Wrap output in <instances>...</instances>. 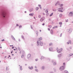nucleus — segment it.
Segmentation results:
<instances>
[{"label":"nucleus","mask_w":73,"mask_h":73,"mask_svg":"<svg viewBox=\"0 0 73 73\" xmlns=\"http://www.w3.org/2000/svg\"><path fill=\"white\" fill-rule=\"evenodd\" d=\"M65 65V63H64L63 64V65Z\"/></svg>","instance_id":"34"},{"label":"nucleus","mask_w":73,"mask_h":73,"mask_svg":"<svg viewBox=\"0 0 73 73\" xmlns=\"http://www.w3.org/2000/svg\"><path fill=\"white\" fill-rule=\"evenodd\" d=\"M42 25H45V23H44L43 24H42Z\"/></svg>","instance_id":"47"},{"label":"nucleus","mask_w":73,"mask_h":73,"mask_svg":"<svg viewBox=\"0 0 73 73\" xmlns=\"http://www.w3.org/2000/svg\"><path fill=\"white\" fill-rule=\"evenodd\" d=\"M51 33L53 34V31L52 30H51Z\"/></svg>","instance_id":"19"},{"label":"nucleus","mask_w":73,"mask_h":73,"mask_svg":"<svg viewBox=\"0 0 73 73\" xmlns=\"http://www.w3.org/2000/svg\"><path fill=\"white\" fill-rule=\"evenodd\" d=\"M42 69H44V66L42 67Z\"/></svg>","instance_id":"39"},{"label":"nucleus","mask_w":73,"mask_h":73,"mask_svg":"<svg viewBox=\"0 0 73 73\" xmlns=\"http://www.w3.org/2000/svg\"><path fill=\"white\" fill-rule=\"evenodd\" d=\"M64 69H65V67L63 66H61L60 68V70H64Z\"/></svg>","instance_id":"4"},{"label":"nucleus","mask_w":73,"mask_h":73,"mask_svg":"<svg viewBox=\"0 0 73 73\" xmlns=\"http://www.w3.org/2000/svg\"><path fill=\"white\" fill-rule=\"evenodd\" d=\"M25 53L24 51V50H21L20 52V54L21 53L23 54V53Z\"/></svg>","instance_id":"8"},{"label":"nucleus","mask_w":73,"mask_h":73,"mask_svg":"<svg viewBox=\"0 0 73 73\" xmlns=\"http://www.w3.org/2000/svg\"><path fill=\"white\" fill-rule=\"evenodd\" d=\"M58 4V3H57L55 5H57V4Z\"/></svg>","instance_id":"35"},{"label":"nucleus","mask_w":73,"mask_h":73,"mask_svg":"<svg viewBox=\"0 0 73 73\" xmlns=\"http://www.w3.org/2000/svg\"><path fill=\"white\" fill-rule=\"evenodd\" d=\"M64 73H68V71L66 70L64 71Z\"/></svg>","instance_id":"16"},{"label":"nucleus","mask_w":73,"mask_h":73,"mask_svg":"<svg viewBox=\"0 0 73 73\" xmlns=\"http://www.w3.org/2000/svg\"><path fill=\"white\" fill-rule=\"evenodd\" d=\"M38 6L40 8V9L41 8V5H39Z\"/></svg>","instance_id":"30"},{"label":"nucleus","mask_w":73,"mask_h":73,"mask_svg":"<svg viewBox=\"0 0 73 73\" xmlns=\"http://www.w3.org/2000/svg\"><path fill=\"white\" fill-rule=\"evenodd\" d=\"M34 19H36V18H35V17H34Z\"/></svg>","instance_id":"63"},{"label":"nucleus","mask_w":73,"mask_h":73,"mask_svg":"<svg viewBox=\"0 0 73 73\" xmlns=\"http://www.w3.org/2000/svg\"><path fill=\"white\" fill-rule=\"evenodd\" d=\"M44 57L43 56H41V59H44Z\"/></svg>","instance_id":"17"},{"label":"nucleus","mask_w":73,"mask_h":73,"mask_svg":"<svg viewBox=\"0 0 73 73\" xmlns=\"http://www.w3.org/2000/svg\"><path fill=\"white\" fill-rule=\"evenodd\" d=\"M13 38L14 40H15V38Z\"/></svg>","instance_id":"42"},{"label":"nucleus","mask_w":73,"mask_h":73,"mask_svg":"<svg viewBox=\"0 0 73 73\" xmlns=\"http://www.w3.org/2000/svg\"><path fill=\"white\" fill-rule=\"evenodd\" d=\"M53 64L54 65H56V62H55Z\"/></svg>","instance_id":"29"},{"label":"nucleus","mask_w":73,"mask_h":73,"mask_svg":"<svg viewBox=\"0 0 73 73\" xmlns=\"http://www.w3.org/2000/svg\"><path fill=\"white\" fill-rule=\"evenodd\" d=\"M22 38H24V36H22Z\"/></svg>","instance_id":"45"},{"label":"nucleus","mask_w":73,"mask_h":73,"mask_svg":"<svg viewBox=\"0 0 73 73\" xmlns=\"http://www.w3.org/2000/svg\"><path fill=\"white\" fill-rule=\"evenodd\" d=\"M25 13H27V11H25Z\"/></svg>","instance_id":"60"},{"label":"nucleus","mask_w":73,"mask_h":73,"mask_svg":"<svg viewBox=\"0 0 73 73\" xmlns=\"http://www.w3.org/2000/svg\"><path fill=\"white\" fill-rule=\"evenodd\" d=\"M56 50H58V48H56Z\"/></svg>","instance_id":"37"},{"label":"nucleus","mask_w":73,"mask_h":73,"mask_svg":"<svg viewBox=\"0 0 73 73\" xmlns=\"http://www.w3.org/2000/svg\"><path fill=\"white\" fill-rule=\"evenodd\" d=\"M52 15H53V13H52V14L50 15V16H52Z\"/></svg>","instance_id":"32"},{"label":"nucleus","mask_w":73,"mask_h":73,"mask_svg":"<svg viewBox=\"0 0 73 73\" xmlns=\"http://www.w3.org/2000/svg\"><path fill=\"white\" fill-rule=\"evenodd\" d=\"M50 28H51L52 27V26L51 25H49L48 26Z\"/></svg>","instance_id":"33"},{"label":"nucleus","mask_w":73,"mask_h":73,"mask_svg":"<svg viewBox=\"0 0 73 73\" xmlns=\"http://www.w3.org/2000/svg\"><path fill=\"white\" fill-rule=\"evenodd\" d=\"M31 57V55L30 54H29L27 55V58H29Z\"/></svg>","instance_id":"9"},{"label":"nucleus","mask_w":73,"mask_h":73,"mask_svg":"<svg viewBox=\"0 0 73 73\" xmlns=\"http://www.w3.org/2000/svg\"><path fill=\"white\" fill-rule=\"evenodd\" d=\"M59 24L60 25H62V23H61V22H59Z\"/></svg>","instance_id":"24"},{"label":"nucleus","mask_w":73,"mask_h":73,"mask_svg":"<svg viewBox=\"0 0 73 73\" xmlns=\"http://www.w3.org/2000/svg\"><path fill=\"white\" fill-rule=\"evenodd\" d=\"M61 56H62V55H61V54H60L58 55V57H61Z\"/></svg>","instance_id":"13"},{"label":"nucleus","mask_w":73,"mask_h":73,"mask_svg":"<svg viewBox=\"0 0 73 73\" xmlns=\"http://www.w3.org/2000/svg\"><path fill=\"white\" fill-rule=\"evenodd\" d=\"M13 52V51H11V54Z\"/></svg>","instance_id":"54"},{"label":"nucleus","mask_w":73,"mask_h":73,"mask_svg":"<svg viewBox=\"0 0 73 73\" xmlns=\"http://www.w3.org/2000/svg\"><path fill=\"white\" fill-rule=\"evenodd\" d=\"M13 46V45H11H11H10V46Z\"/></svg>","instance_id":"58"},{"label":"nucleus","mask_w":73,"mask_h":73,"mask_svg":"<svg viewBox=\"0 0 73 73\" xmlns=\"http://www.w3.org/2000/svg\"><path fill=\"white\" fill-rule=\"evenodd\" d=\"M49 21H50V20H51V19H49Z\"/></svg>","instance_id":"50"},{"label":"nucleus","mask_w":73,"mask_h":73,"mask_svg":"<svg viewBox=\"0 0 73 73\" xmlns=\"http://www.w3.org/2000/svg\"><path fill=\"white\" fill-rule=\"evenodd\" d=\"M40 32H41V30H40Z\"/></svg>","instance_id":"57"},{"label":"nucleus","mask_w":73,"mask_h":73,"mask_svg":"<svg viewBox=\"0 0 73 73\" xmlns=\"http://www.w3.org/2000/svg\"><path fill=\"white\" fill-rule=\"evenodd\" d=\"M8 67H7V68H6V70H8Z\"/></svg>","instance_id":"46"},{"label":"nucleus","mask_w":73,"mask_h":73,"mask_svg":"<svg viewBox=\"0 0 73 73\" xmlns=\"http://www.w3.org/2000/svg\"><path fill=\"white\" fill-rule=\"evenodd\" d=\"M62 50V49L60 48V49L57 50L58 53H60V52Z\"/></svg>","instance_id":"6"},{"label":"nucleus","mask_w":73,"mask_h":73,"mask_svg":"<svg viewBox=\"0 0 73 73\" xmlns=\"http://www.w3.org/2000/svg\"><path fill=\"white\" fill-rule=\"evenodd\" d=\"M54 28H55V27H53L52 28V29H54Z\"/></svg>","instance_id":"53"},{"label":"nucleus","mask_w":73,"mask_h":73,"mask_svg":"<svg viewBox=\"0 0 73 73\" xmlns=\"http://www.w3.org/2000/svg\"><path fill=\"white\" fill-rule=\"evenodd\" d=\"M36 61H38V59H36Z\"/></svg>","instance_id":"40"},{"label":"nucleus","mask_w":73,"mask_h":73,"mask_svg":"<svg viewBox=\"0 0 73 73\" xmlns=\"http://www.w3.org/2000/svg\"><path fill=\"white\" fill-rule=\"evenodd\" d=\"M46 13H48V10H46Z\"/></svg>","instance_id":"31"},{"label":"nucleus","mask_w":73,"mask_h":73,"mask_svg":"<svg viewBox=\"0 0 73 73\" xmlns=\"http://www.w3.org/2000/svg\"><path fill=\"white\" fill-rule=\"evenodd\" d=\"M13 48H14V47H13L12 48L13 49Z\"/></svg>","instance_id":"59"},{"label":"nucleus","mask_w":73,"mask_h":73,"mask_svg":"<svg viewBox=\"0 0 73 73\" xmlns=\"http://www.w3.org/2000/svg\"><path fill=\"white\" fill-rule=\"evenodd\" d=\"M9 57H10V55H9Z\"/></svg>","instance_id":"64"},{"label":"nucleus","mask_w":73,"mask_h":73,"mask_svg":"<svg viewBox=\"0 0 73 73\" xmlns=\"http://www.w3.org/2000/svg\"><path fill=\"white\" fill-rule=\"evenodd\" d=\"M0 48H2V47H1Z\"/></svg>","instance_id":"62"},{"label":"nucleus","mask_w":73,"mask_h":73,"mask_svg":"<svg viewBox=\"0 0 73 73\" xmlns=\"http://www.w3.org/2000/svg\"><path fill=\"white\" fill-rule=\"evenodd\" d=\"M22 66H20V69L21 70H23V69L22 68Z\"/></svg>","instance_id":"18"},{"label":"nucleus","mask_w":73,"mask_h":73,"mask_svg":"<svg viewBox=\"0 0 73 73\" xmlns=\"http://www.w3.org/2000/svg\"><path fill=\"white\" fill-rule=\"evenodd\" d=\"M29 68L30 69H33V67L32 66H30V67H29Z\"/></svg>","instance_id":"10"},{"label":"nucleus","mask_w":73,"mask_h":73,"mask_svg":"<svg viewBox=\"0 0 73 73\" xmlns=\"http://www.w3.org/2000/svg\"><path fill=\"white\" fill-rule=\"evenodd\" d=\"M16 26H19V25L18 24H17Z\"/></svg>","instance_id":"49"},{"label":"nucleus","mask_w":73,"mask_h":73,"mask_svg":"<svg viewBox=\"0 0 73 73\" xmlns=\"http://www.w3.org/2000/svg\"><path fill=\"white\" fill-rule=\"evenodd\" d=\"M67 44H69V42H67Z\"/></svg>","instance_id":"56"},{"label":"nucleus","mask_w":73,"mask_h":73,"mask_svg":"<svg viewBox=\"0 0 73 73\" xmlns=\"http://www.w3.org/2000/svg\"><path fill=\"white\" fill-rule=\"evenodd\" d=\"M69 16H73V12L71 11L70 12L69 14Z\"/></svg>","instance_id":"3"},{"label":"nucleus","mask_w":73,"mask_h":73,"mask_svg":"<svg viewBox=\"0 0 73 73\" xmlns=\"http://www.w3.org/2000/svg\"><path fill=\"white\" fill-rule=\"evenodd\" d=\"M12 56H14V54H12Z\"/></svg>","instance_id":"61"},{"label":"nucleus","mask_w":73,"mask_h":73,"mask_svg":"<svg viewBox=\"0 0 73 73\" xmlns=\"http://www.w3.org/2000/svg\"><path fill=\"white\" fill-rule=\"evenodd\" d=\"M53 45V43H50V44H49V45L50 46Z\"/></svg>","instance_id":"15"},{"label":"nucleus","mask_w":73,"mask_h":73,"mask_svg":"<svg viewBox=\"0 0 73 73\" xmlns=\"http://www.w3.org/2000/svg\"><path fill=\"white\" fill-rule=\"evenodd\" d=\"M63 6V4H61L60 5H59V6L60 7H62Z\"/></svg>","instance_id":"14"},{"label":"nucleus","mask_w":73,"mask_h":73,"mask_svg":"<svg viewBox=\"0 0 73 73\" xmlns=\"http://www.w3.org/2000/svg\"><path fill=\"white\" fill-rule=\"evenodd\" d=\"M72 55H73V54H70V56H72Z\"/></svg>","instance_id":"48"},{"label":"nucleus","mask_w":73,"mask_h":73,"mask_svg":"<svg viewBox=\"0 0 73 73\" xmlns=\"http://www.w3.org/2000/svg\"><path fill=\"white\" fill-rule=\"evenodd\" d=\"M49 50L50 51H52L53 50V48L52 47H51L49 48Z\"/></svg>","instance_id":"11"},{"label":"nucleus","mask_w":73,"mask_h":73,"mask_svg":"<svg viewBox=\"0 0 73 73\" xmlns=\"http://www.w3.org/2000/svg\"><path fill=\"white\" fill-rule=\"evenodd\" d=\"M18 49L19 50H21V49H20V48L19 47H18Z\"/></svg>","instance_id":"20"},{"label":"nucleus","mask_w":73,"mask_h":73,"mask_svg":"<svg viewBox=\"0 0 73 73\" xmlns=\"http://www.w3.org/2000/svg\"><path fill=\"white\" fill-rule=\"evenodd\" d=\"M63 9V8L61 7L60 8H59L58 10V11L59 12H63V11L61 10H62Z\"/></svg>","instance_id":"2"},{"label":"nucleus","mask_w":73,"mask_h":73,"mask_svg":"<svg viewBox=\"0 0 73 73\" xmlns=\"http://www.w3.org/2000/svg\"><path fill=\"white\" fill-rule=\"evenodd\" d=\"M35 68H37V66H35Z\"/></svg>","instance_id":"51"},{"label":"nucleus","mask_w":73,"mask_h":73,"mask_svg":"<svg viewBox=\"0 0 73 73\" xmlns=\"http://www.w3.org/2000/svg\"><path fill=\"white\" fill-rule=\"evenodd\" d=\"M35 71L36 72H38V70L37 69H35Z\"/></svg>","instance_id":"28"},{"label":"nucleus","mask_w":73,"mask_h":73,"mask_svg":"<svg viewBox=\"0 0 73 73\" xmlns=\"http://www.w3.org/2000/svg\"><path fill=\"white\" fill-rule=\"evenodd\" d=\"M5 41V40H4V39L2 40H1L2 41Z\"/></svg>","instance_id":"38"},{"label":"nucleus","mask_w":73,"mask_h":73,"mask_svg":"<svg viewBox=\"0 0 73 73\" xmlns=\"http://www.w3.org/2000/svg\"><path fill=\"white\" fill-rule=\"evenodd\" d=\"M11 37L12 38H14V37H13V36H12V35L11 36Z\"/></svg>","instance_id":"36"},{"label":"nucleus","mask_w":73,"mask_h":73,"mask_svg":"<svg viewBox=\"0 0 73 73\" xmlns=\"http://www.w3.org/2000/svg\"><path fill=\"white\" fill-rule=\"evenodd\" d=\"M2 16H3L4 17H5V16H4V13H3L2 14Z\"/></svg>","instance_id":"23"},{"label":"nucleus","mask_w":73,"mask_h":73,"mask_svg":"<svg viewBox=\"0 0 73 73\" xmlns=\"http://www.w3.org/2000/svg\"><path fill=\"white\" fill-rule=\"evenodd\" d=\"M67 31H68L69 32V33H71V32H72V29L70 28L69 29H68Z\"/></svg>","instance_id":"5"},{"label":"nucleus","mask_w":73,"mask_h":73,"mask_svg":"<svg viewBox=\"0 0 73 73\" xmlns=\"http://www.w3.org/2000/svg\"><path fill=\"white\" fill-rule=\"evenodd\" d=\"M43 45V43L42 42H41L40 40H38L37 41V45L38 46H40V45H41V46H42Z\"/></svg>","instance_id":"1"},{"label":"nucleus","mask_w":73,"mask_h":73,"mask_svg":"<svg viewBox=\"0 0 73 73\" xmlns=\"http://www.w3.org/2000/svg\"><path fill=\"white\" fill-rule=\"evenodd\" d=\"M48 30L49 31H50V29L48 28Z\"/></svg>","instance_id":"52"},{"label":"nucleus","mask_w":73,"mask_h":73,"mask_svg":"<svg viewBox=\"0 0 73 73\" xmlns=\"http://www.w3.org/2000/svg\"><path fill=\"white\" fill-rule=\"evenodd\" d=\"M69 42L70 43V44L71 43V40H70L69 41Z\"/></svg>","instance_id":"43"},{"label":"nucleus","mask_w":73,"mask_h":73,"mask_svg":"<svg viewBox=\"0 0 73 73\" xmlns=\"http://www.w3.org/2000/svg\"><path fill=\"white\" fill-rule=\"evenodd\" d=\"M34 15V14L33 13H31L29 14V16H33V15Z\"/></svg>","instance_id":"12"},{"label":"nucleus","mask_w":73,"mask_h":73,"mask_svg":"<svg viewBox=\"0 0 73 73\" xmlns=\"http://www.w3.org/2000/svg\"><path fill=\"white\" fill-rule=\"evenodd\" d=\"M38 9V7H36V11H37V10Z\"/></svg>","instance_id":"25"},{"label":"nucleus","mask_w":73,"mask_h":73,"mask_svg":"<svg viewBox=\"0 0 73 73\" xmlns=\"http://www.w3.org/2000/svg\"><path fill=\"white\" fill-rule=\"evenodd\" d=\"M68 19H67V20L66 21V22H68Z\"/></svg>","instance_id":"41"},{"label":"nucleus","mask_w":73,"mask_h":73,"mask_svg":"<svg viewBox=\"0 0 73 73\" xmlns=\"http://www.w3.org/2000/svg\"><path fill=\"white\" fill-rule=\"evenodd\" d=\"M31 27L32 29H33V28H32V26H31Z\"/></svg>","instance_id":"55"},{"label":"nucleus","mask_w":73,"mask_h":73,"mask_svg":"<svg viewBox=\"0 0 73 73\" xmlns=\"http://www.w3.org/2000/svg\"><path fill=\"white\" fill-rule=\"evenodd\" d=\"M21 27H22V26H21V25H20L19 26V28H21Z\"/></svg>","instance_id":"26"},{"label":"nucleus","mask_w":73,"mask_h":73,"mask_svg":"<svg viewBox=\"0 0 73 73\" xmlns=\"http://www.w3.org/2000/svg\"><path fill=\"white\" fill-rule=\"evenodd\" d=\"M45 19V18L44 17H42L40 19V21H44V19Z\"/></svg>","instance_id":"7"},{"label":"nucleus","mask_w":73,"mask_h":73,"mask_svg":"<svg viewBox=\"0 0 73 73\" xmlns=\"http://www.w3.org/2000/svg\"><path fill=\"white\" fill-rule=\"evenodd\" d=\"M61 16H62V14H60L59 15V17H61Z\"/></svg>","instance_id":"27"},{"label":"nucleus","mask_w":73,"mask_h":73,"mask_svg":"<svg viewBox=\"0 0 73 73\" xmlns=\"http://www.w3.org/2000/svg\"><path fill=\"white\" fill-rule=\"evenodd\" d=\"M42 38H41V37H40V38H39V40H42Z\"/></svg>","instance_id":"21"},{"label":"nucleus","mask_w":73,"mask_h":73,"mask_svg":"<svg viewBox=\"0 0 73 73\" xmlns=\"http://www.w3.org/2000/svg\"><path fill=\"white\" fill-rule=\"evenodd\" d=\"M54 27L55 28H57V26H55Z\"/></svg>","instance_id":"44"},{"label":"nucleus","mask_w":73,"mask_h":73,"mask_svg":"<svg viewBox=\"0 0 73 73\" xmlns=\"http://www.w3.org/2000/svg\"><path fill=\"white\" fill-rule=\"evenodd\" d=\"M24 54L22 55L21 56V58H23V57H24Z\"/></svg>","instance_id":"22"}]
</instances>
